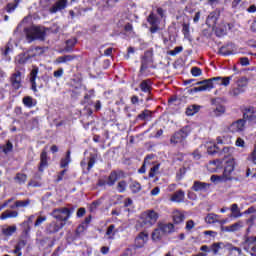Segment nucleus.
I'll return each instance as SVG.
<instances>
[{"label":"nucleus","mask_w":256,"mask_h":256,"mask_svg":"<svg viewBox=\"0 0 256 256\" xmlns=\"http://www.w3.org/2000/svg\"><path fill=\"white\" fill-rule=\"evenodd\" d=\"M126 187H127L126 181H120L116 186L117 192L124 193V191H126Z\"/></svg>","instance_id":"obj_49"},{"label":"nucleus","mask_w":256,"mask_h":256,"mask_svg":"<svg viewBox=\"0 0 256 256\" xmlns=\"http://www.w3.org/2000/svg\"><path fill=\"white\" fill-rule=\"evenodd\" d=\"M195 227V222L193 220H189L186 222V230L191 231Z\"/></svg>","instance_id":"obj_61"},{"label":"nucleus","mask_w":256,"mask_h":256,"mask_svg":"<svg viewBox=\"0 0 256 256\" xmlns=\"http://www.w3.org/2000/svg\"><path fill=\"white\" fill-rule=\"evenodd\" d=\"M239 63L241 64V66H249L250 65V60L248 57H241L239 58Z\"/></svg>","instance_id":"obj_57"},{"label":"nucleus","mask_w":256,"mask_h":256,"mask_svg":"<svg viewBox=\"0 0 256 256\" xmlns=\"http://www.w3.org/2000/svg\"><path fill=\"white\" fill-rule=\"evenodd\" d=\"M235 169V162L234 159H229L227 161V166H225V170L223 173V177L225 178V180H230L231 179V174Z\"/></svg>","instance_id":"obj_14"},{"label":"nucleus","mask_w":256,"mask_h":256,"mask_svg":"<svg viewBox=\"0 0 256 256\" xmlns=\"http://www.w3.org/2000/svg\"><path fill=\"white\" fill-rule=\"evenodd\" d=\"M15 182L18 183L19 185L25 184L26 180H27V175L25 174H21V173H17L16 177L14 178Z\"/></svg>","instance_id":"obj_42"},{"label":"nucleus","mask_w":256,"mask_h":256,"mask_svg":"<svg viewBox=\"0 0 256 256\" xmlns=\"http://www.w3.org/2000/svg\"><path fill=\"white\" fill-rule=\"evenodd\" d=\"M13 52V45L11 44V42H8L6 45H5V48L4 49H1V54L8 58V56L10 55V53Z\"/></svg>","instance_id":"obj_38"},{"label":"nucleus","mask_w":256,"mask_h":256,"mask_svg":"<svg viewBox=\"0 0 256 256\" xmlns=\"http://www.w3.org/2000/svg\"><path fill=\"white\" fill-rule=\"evenodd\" d=\"M76 58L75 55H63L55 59V64H67Z\"/></svg>","instance_id":"obj_24"},{"label":"nucleus","mask_w":256,"mask_h":256,"mask_svg":"<svg viewBox=\"0 0 256 256\" xmlns=\"http://www.w3.org/2000/svg\"><path fill=\"white\" fill-rule=\"evenodd\" d=\"M231 212H232V217H234V218L242 217V214H241V212H240V209H239L237 203L232 204V206H231Z\"/></svg>","instance_id":"obj_41"},{"label":"nucleus","mask_w":256,"mask_h":256,"mask_svg":"<svg viewBox=\"0 0 256 256\" xmlns=\"http://www.w3.org/2000/svg\"><path fill=\"white\" fill-rule=\"evenodd\" d=\"M244 238H245L244 244H247V245L256 244V236L249 237L248 235H246Z\"/></svg>","instance_id":"obj_50"},{"label":"nucleus","mask_w":256,"mask_h":256,"mask_svg":"<svg viewBox=\"0 0 256 256\" xmlns=\"http://www.w3.org/2000/svg\"><path fill=\"white\" fill-rule=\"evenodd\" d=\"M246 252L250 254V256H256V245L252 246L250 250L245 248Z\"/></svg>","instance_id":"obj_63"},{"label":"nucleus","mask_w":256,"mask_h":256,"mask_svg":"<svg viewBox=\"0 0 256 256\" xmlns=\"http://www.w3.org/2000/svg\"><path fill=\"white\" fill-rule=\"evenodd\" d=\"M24 31L26 33L28 43H32L34 40H45L46 32L42 27L32 26L30 28H26Z\"/></svg>","instance_id":"obj_4"},{"label":"nucleus","mask_w":256,"mask_h":256,"mask_svg":"<svg viewBox=\"0 0 256 256\" xmlns=\"http://www.w3.org/2000/svg\"><path fill=\"white\" fill-rule=\"evenodd\" d=\"M95 163V158L90 157L88 158V161L85 159L81 161V167L84 169L87 166V172H90V170L94 167Z\"/></svg>","instance_id":"obj_26"},{"label":"nucleus","mask_w":256,"mask_h":256,"mask_svg":"<svg viewBox=\"0 0 256 256\" xmlns=\"http://www.w3.org/2000/svg\"><path fill=\"white\" fill-rule=\"evenodd\" d=\"M159 214L153 209H148L140 215V226L144 228H150L159 220Z\"/></svg>","instance_id":"obj_2"},{"label":"nucleus","mask_w":256,"mask_h":256,"mask_svg":"<svg viewBox=\"0 0 256 256\" xmlns=\"http://www.w3.org/2000/svg\"><path fill=\"white\" fill-rule=\"evenodd\" d=\"M222 245H223L222 242H218V243H213L210 246V250L213 252V255H217L218 254L219 250L222 249Z\"/></svg>","instance_id":"obj_44"},{"label":"nucleus","mask_w":256,"mask_h":256,"mask_svg":"<svg viewBox=\"0 0 256 256\" xmlns=\"http://www.w3.org/2000/svg\"><path fill=\"white\" fill-rule=\"evenodd\" d=\"M256 221V214H252L249 219L246 220V224L249 226V228H252L255 225Z\"/></svg>","instance_id":"obj_55"},{"label":"nucleus","mask_w":256,"mask_h":256,"mask_svg":"<svg viewBox=\"0 0 256 256\" xmlns=\"http://www.w3.org/2000/svg\"><path fill=\"white\" fill-rule=\"evenodd\" d=\"M241 228H243V222L242 221H238V222L232 224L231 226H227L225 228V230L227 232H235V231L240 230Z\"/></svg>","instance_id":"obj_35"},{"label":"nucleus","mask_w":256,"mask_h":256,"mask_svg":"<svg viewBox=\"0 0 256 256\" xmlns=\"http://www.w3.org/2000/svg\"><path fill=\"white\" fill-rule=\"evenodd\" d=\"M16 231H17L16 226H10V227H7L6 229H3V234L6 236H12Z\"/></svg>","instance_id":"obj_47"},{"label":"nucleus","mask_w":256,"mask_h":256,"mask_svg":"<svg viewBox=\"0 0 256 256\" xmlns=\"http://www.w3.org/2000/svg\"><path fill=\"white\" fill-rule=\"evenodd\" d=\"M226 111L225 106L223 105H216L215 107L212 108V116L214 117H220L222 116Z\"/></svg>","instance_id":"obj_28"},{"label":"nucleus","mask_w":256,"mask_h":256,"mask_svg":"<svg viewBox=\"0 0 256 256\" xmlns=\"http://www.w3.org/2000/svg\"><path fill=\"white\" fill-rule=\"evenodd\" d=\"M249 160L256 165V141H255V145H254V150L253 152L250 154L249 156Z\"/></svg>","instance_id":"obj_56"},{"label":"nucleus","mask_w":256,"mask_h":256,"mask_svg":"<svg viewBox=\"0 0 256 256\" xmlns=\"http://www.w3.org/2000/svg\"><path fill=\"white\" fill-rule=\"evenodd\" d=\"M23 104L27 107V108H32L35 106V103L33 102V98L31 96H25L23 98Z\"/></svg>","instance_id":"obj_45"},{"label":"nucleus","mask_w":256,"mask_h":256,"mask_svg":"<svg viewBox=\"0 0 256 256\" xmlns=\"http://www.w3.org/2000/svg\"><path fill=\"white\" fill-rule=\"evenodd\" d=\"M182 32L184 33V36H187L189 34V32H190L189 24H186V23L183 24Z\"/></svg>","instance_id":"obj_62"},{"label":"nucleus","mask_w":256,"mask_h":256,"mask_svg":"<svg viewBox=\"0 0 256 256\" xmlns=\"http://www.w3.org/2000/svg\"><path fill=\"white\" fill-rule=\"evenodd\" d=\"M191 75L193 77H199L202 75V70L201 68H197V66H193V68H191Z\"/></svg>","instance_id":"obj_53"},{"label":"nucleus","mask_w":256,"mask_h":256,"mask_svg":"<svg viewBox=\"0 0 256 256\" xmlns=\"http://www.w3.org/2000/svg\"><path fill=\"white\" fill-rule=\"evenodd\" d=\"M219 216H217V214H207L206 218H205V222L208 224H214V223H218Z\"/></svg>","instance_id":"obj_40"},{"label":"nucleus","mask_w":256,"mask_h":256,"mask_svg":"<svg viewBox=\"0 0 256 256\" xmlns=\"http://www.w3.org/2000/svg\"><path fill=\"white\" fill-rule=\"evenodd\" d=\"M147 22L151 25V26H159L160 21L158 16H156V14H154L153 12H151L147 18Z\"/></svg>","instance_id":"obj_33"},{"label":"nucleus","mask_w":256,"mask_h":256,"mask_svg":"<svg viewBox=\"0 0 256 256\" xmlns=\"http://www.w3.org/2000/svg\"><path fill=\"white\" fill-rule=\"evenodd\" d=\"M181 52H183V47H182V46H177V47H175V49L170 50V51L168 52V54H169L170 56H173V57H174V56L180 54Z\"/></svg>","instance_id":"obj_54"},{"label":"nucleus","mask_w":256,"mask_h":256,"mask_svg":"<svg viewBox=\"0 0 256 256\" xmlns=\"http://www.w3.org/2000/svg\"><path fill=\"white\" fill-rule=\"evenodd\" d=\"M160 171V164H155V166H152V168L149 171V178H154L157 174H159Z\"/></svg>","instance_id":"obj_43"},{"label":"nucleus","mask_w":256,"mask_h":256,"mask_svg":"<svg viewBox=\"0 0 256 256\" xmlns=\"http://www.w3.org/2000/svg\"><path fill=\"white\" fill-rule=\"evenodd\" d=\"M158 225L160 226V229L164 235L174 232V225L172 223H158Z\"/></svg>","instance_id":"obj_27"},{"label":"nucleus","mask_w":256,"mask_h":256,"mask_svg":"<svg viewBox=\"0 0 256 256\" xmlns=\"http://www.w3.org/2000/svg\"><path fill=\"white\" fill-rule=\"evenodd\" d=\"M64 75V68H59L57 71L53 73L55 78H61Z\"/></svg>","instance_id":"obj_59"},{"label":"nucleus","mask_w":256,"mask_h":256,"mask_svg":"<svg viewBox=\"0 0 256 256\" xmlns=\"http://www.w3.org/2000/svg\"><path fill=\"white\" fill-rule=\"evenodd\" d=\"M31 204L30 199L25 200H16L13 205H10L9 208L11 210L27 208Z\"/></svg>","instance_id":"obj_20"},{"label":"nucleus","mask_w":256,"mask_h":256,"mask_svg":"<svg viewBox=\"0 0 256 256\" xmlns=\"http://www.w3.org/2000/svg\"><path fill=\"white\" fill-rule=\"evenodd\" d=\"M48 167V155L46 150H42V154H40V166L39 171L44 172V169Z\"/></svg>","instance_id":"obj_23"},{"label":"nucleus","mask_w":256,"mask_h":256,"mask_svg":"<svg viewBox=\"0 0 256 256\" xmlns=\"http://www.w3.org/2000/svg\"><path fill=\"white\" fill-rule=\"evenodd\" d=\"M69 5V0H57L50 8L49 13L50 14H56L58 12H61L65 9H67V6Z\"/></svg>","instance_id":"obj_7"},{"label":"nucleus","mask_w":256,"mask_h":256,"mask_svg":"<svg viewBox=\"0 0 256 256\" xmlns=\"http://www.w3.org/2000/svg\"><path fill=\"white\" fill-rule=\"evenodd\" d=\"M243 118L251 123H256V107H248L244 109Z\"/></svg>","instance_id":"obj_10"},{"label":"nucleus","mask_w":256,"mask_h":256,"mask_svg":"<svg viewBox=\"0 0 256 256\" xmlns=\"http://www.w3.org/2000/svg\"><path fill=\"white\" fill-rule=\"evenodd\" d=\"M118 178H119V176H118L117 172L114 171V172L110 173L108 180H107V185H109V186L115 185Z\"/></svg>","instance_id":"obj_39"},{"label":"nucleus","mask_w":256,"mask_h":256,"mask_svg":"<svg viewBox=\"0 0 256 256\" xmlns=\"http://www.w3.org/2000/svg\"><path fill=\"white\" fill-rule=\"evenodd\" d=\"M184 220H185V216L181 211L175 210L173 212V221L175 224H181L184 222Z\"/></svg>","instance_id":"obj_29"},{"label":"nucleus","mask_w":256,"mask_h":256,"mask_svg":"<svg viewBox=\"0 0 256 256\" xmlns=\"http://www.w3.org/2000/svg\"><path fill=\"white\" fill-rule=\"evenodd\" d=\"M185 174H186V169H185V168H181V169L179 170V173L177 174V178H178L179 180H181Z\"/></svg>","instance_id":"obj_64"},{"label":"nucleus","mask_w":256,"mask_h":256,"mask_svg":"<svg viewBox=\"0 0 256 256\" xmlns=\"http://www.w3.org/2000/svg\"><path fill=\"white\" fill-rule=\"evenodd\" d=\"M153 118V112L149 109H144L136 116V119L140 121H151Z\"/></svg>","instance_id":"obj_21"},{"label":"nucleus","mask_w":256,"mask_h":256,"mask_svg":"<svg viewBox=\"0 0 256 256\" xmlns=\"http://www.w3.org/2000/svg\"><path fill=\"white\" fill-rule=\"evenodd\" d=\"M221 148L218 145H213L211 147H208L207 152L209 155H214L219 152Z\"/></svg>","instance_id":"obj_52"},{"label":"nucleus","mask_w":256,"mask_h":256,"mask_svg":"<svg viewBox=\"0 0 256 256\" xmlns=\"http://www.w3.org/2000/svg\"><path fill=\"white\" fill-rule=\"evenodd\" d=\"M1 149L5 155H8L14 149L13 143L10 140H8L6 144L1 147Z\"/></svg>","instance_id":"obj_37"},{"label":"nucleus","mask_w":256,"mask_h":256,"mask_svg":"<svg viewBox=\"0 0 256 256\" xmlns=\"http://www.w3.org/2000/svg\"><path fill=\"white\" fill-rule=\"evenodd\" d=\"M27 52H28V55H29V57L32 61L34 58L43 55L44 54V49H43V47H33L32 46L27 50Z\"/></svg>","instance_id":"obj_19"},{"label":"nucleus","mask_w":256,"mask_h":256,"mask_svg":"<svg viewBox=\"0 0 256 256\" xmlns=\"http://www.w3.org/2000/svg\"><path fill=\"white\" fill-rule=\"evenodd\" d=\"M38 73H39V68L37 66H33V69L30 73V82L32 84V91L34 93H37V83H36V79H37V76H38Z\"/></svg>","instance_id":"obj_17"},{"label":"nucleus","mask_w":256,"mask_h":256,"mask_svg":"<svg viewBox=\"0 0 256 256\" xmlns=\"http://www.w3.org/2000/svg\"><path fill=\"white\" fill-rule=\"evenodd\" d=\"M246 128V121L244 118H240L237 121H234V123L231 124V126L229 127V130L232 133H240L243 132Z\"/></svg>","instance_id":"obj_9"},{"label":"nucleus","mask_w":256,"mask_h":256,"mask_svg":"<svg viewBox=\"0 0 256 256\" xmlns=\"http://www.w3.org/2000/svg\"><path fill=\"white\" fill-rule=\"evenodd\" d=\"M140 91L143 93H151L152 91V82L151 80H144L140 83Z\"/></svg>","instance_id":"obj_25"},{"label":"nucleus","mask_w":256,"mask_h":256,"mask_svg":"<svg viewBox=\"0 0 256 256\" xmlns=\"http://www.w3.org/2000/svg\"><path fill=\"white\" fill-rule=\"evenodd\" d=\"M184 200L185 192L183 190L176 191L170 198V201L175 203H184Z\"/></svg>","instance_id":"obj_22"},{"label":"nucleus","mask_w":256,"mask_h":256,"mask_svg":"<svg viewBox=\"0 0 256 256\" xmlns=\"http://www.w3.org/2000/svg\"><path fill=\"white\" fill-rule=\"evenodd\" d=\"M106 235L109 239H113V236H115V225H110L106 231Z\"/></svg>","instance_id":"obj_51"},{"label":"nucleus","mask_w":256,"mask_h":256,"mask_svg":"<svg viewBox=\"0 0 256 256\" xmlns=\"http://www.w3.org/2000/svg\"><path fill=\"white\" fill-rule=\"evenodd\" d=\"M130 188H131L132 193H139L141 191V189H142V186L138 182H133L130 185Z\"/></svg>","instance_id":"obj_48"},{"label":"nucleus","mask_w":256,"mask_h":256,"mask_svg":"<svg viewBox=\"0 0 256 256\" xmlns=\"http://www.w3.org/2000/svg\"><path fill=\"white\" fill-rule=\"evenodd\" d=\"M64 227H65V223H59V222L53 221L46 225L45 233L46 234H55V233H58Z\"/></svg>","instance_id":"obj_8"},{"label":"nucleus","mask_w":256,"mask_h":256,"mask_svg":"<svg viewBox=\"0 0 256 256\" xmlns=\"http://www.w3.org/2000/svg\"><path fill=\"white\" fill-rule=\"evenodd\" d=\"M165 235L163 230H161V226L158 224V227L152 233V240L153 241H160V239Z\"/></svg>","instance_id":"obj_30"},{"label":"nucleus","mask_w":256,"mask_h":256,"mask_svg":"<svg viewBox=\"0 0 256 256\" xmlns=\"http://www.w3.org/2000/svg\"><path fill=\"white\" fill-rule=\"evenodd\" d=\"M242 0H233L232 1V9L238 10L240 8Z\"/></svg>","instance_id":"obj_60"},{"label":"nucleus","mask_w":256,"mask_h":256,"mask_svg":"<svg viewBox=\"0 0 256 256\" xmlns=\"http://www.w3.org/2000/svg\"><path fill=\"white\" fill-rule=\"evenodd\" d=\"M189 133H190V127L186 126L181 130L175 132L174 135L171 137L170 142L173 145H177L179 143L184 147L186 144V138L188 137Z\"/></svg>","instance_id":"obj_6"},{"label":"nucleus","mask_w":256,"mask_h":256,"mask_svg":"<svg viewBox=\"0 0 256 256\" xmlns=\"http://www.w3.org/2000/svg\"><path fill=\"white\" fill-rule=\"evenodd\" d=\"M248 84L249 80L247 77H241L239 79H236V81H234V84H232L229 95L234 98L242 95V93H245V91L247 90Z\"/></svg>","instance_id":"obj_3"},{"label":"nucleus","mask_w":256,"mask_h":256,"mask_svg":"<svg viewBox=\"0 0 256 256\" xmlns=\"http://www.w3.org/2000/svg\"><path fill=\"white\" fill-rule=\"evenodd\" d=\"M19 3H21V0H14L12 3H8L6 5V12L7 13H13L19 7Z\"/></svg>","instance_id":"obj_34"},{"label":"nucleus","mask_w":256,"mask_h":256,"mask_svg":"<svg viewBox=\"0 0 256 256\" xmlns=\"http://www.w3.org/2000/svg\"><path fill=\"white\" fill-rule=\"evenodd\" d=\"M219 18V12L217 11H213L209 14V16L207 17L206 19V24L209 26V27H212V29H215L216 28V25H217V20Z\"/></svg>","instance_id":"obj_16"},{"label":"nucleus","mask_w":256,"mask_h":256,"mask_svg":"<svg viewBox=\"0 0 256 256\" xmlns=\"http://www.w3.org/2000/svg\"><path fill=\"white\" fill-rule=\"evenodd\" d=\"M10 81L14 89L18 90L19 88H21V72L19 70H16V72L12 74Z\"/></svg>","instance_id":"obj_13"},{"label":"nucleus","mask_w":256,"mask_h":256,"mask_svg":"<svg viewBox=\"0 0 256 256\" xmlns=\"http://www.w3.org/2000/svg\"><path fill=\"white\" fill-rule=\"evenodd\" d=\"M19 217V211L6 209L0 214V220H7Z\"/></svg>","instance_id":"obj_18"},{"label":"nucleus","mask_w":256,"mask_h":256,"mask_svg":"<svg viewBox=\"0 0 256 256\" xmlns=\"http://www.w3.org/2000/svg\"><path fill=\"white\" fill-rule=\"evenodd\" d=\"M233 79V76L230 77H214L212 79L204 80L201 82H197L198 87H194L191 89V93H198L200 91H211L214 88V83L218 85L228 86L230 81Z\"/></svg>","instance_id":"obj_1"},{"label":"nucleus","mask_w":256,"mask_h":256,"mask_svg":"<svg viewBox=\"0 0 256 256\" xmlns=\"http://www.w3.org/2000/svg\"><path fill=\"white\" fill-rule=\"evenodd\" d=\"M16 64L19 65H25L28 62H32L31 57L29 56L28 51H24L23 53H20L15 58Z\"/></svg>","instance_id":"obj_15"},{"label":"nucleus","mask_w":256,"mask_h":256,"mask_svg":"<svg viewBox=\"0 0 256 256\" xmlns=\"http://www.w3.org/2000/svg\"><path fill=\"white\" fill-rule=\"evenodd\" d=\"M71 162V151L68 150L66 152V156L61 159L60 161V167L61 168H67L69 166V163Z\"/></svg>","instance_id":"obj_31"},{"label":"nucleus","mask_w":256,"mask_h":256,"mask_svg":"<svg viewBox=\"0 0 256 256\" xmlns=\"http://www.w3.org/2000/svg\"><path fill=\"white\" fill-rule=\"evenodd\" d=\"M209 187H211V184H209V183L194 181L191 189H192V191H195L196 193H199V192L208 191Z\"/></svg>","instance_id":"obj_12"},{"label":"nucleus","mask_w":256,"mask_h":256,"mask_svg":"<svg viewBox=\"0 0 256 256\" xmlns=\"http://www.w3.org/2000/svg\"><path fill=\"white\" fill-rule=\"evenodd\" d=\"M45 221H47V217L46 216H39V218L37 219V221L35 223V227H39Z\"/></svg>","instance_id":"obj_58"},{"label":"nucleus","mask_w":256,"mask_h":256,"mask_svg":"<svg viewBox=\"0 0 256 256\" xmlns=\"http://www.w3.org/2000/svg\"><path fill=\"white\" fill-rule=\"evenodd\" d=\"M149 241V234L146 232H140L135 240L136 248H143Z\"/></svg>","instance_id":"obj_11"},{"label":"nucleus","mask_w":256,"mask_h":256,"mask_svg":"<svg viewBox=\"0 0 256 256\" xmlns=\"http://www.w3.org/2000/svg\"><path fill=\"white\" fill-rule=\"evenodd\" d=\"M200 111L199 105H189L188 108H186V115L187 116H193L196 113Z\"/></svg>","instance_id":"obj_36"},{"label":"nucleus","mask_w":256,"mask_h":256,"mask_svg":"<svg viewBox=\"0 0 256 256\" xmlns=\"http://www.w3.org/2000/svg\"><path fill=\"white\" fill-rule=\"evenodd\" d=\"M76 43H77V40L75 38L68 39L66 41V47L64 48V52H66V53L72 52Z\"/></svg>","instance_id":"obj_32"},{"label":"nucleus","mask_w":256,"mask_h":256,"mask_svg":"<svg viewBox=\"0 0 256 256\" xmlns=\"http://www.w3.org/2000/svg\"><path fill=\"white\" fill-rule=\"evenodd\" d=\"M55 220L58 221V223H65L67 224V221L69 220L71 216V211L68 207H60L55 208L52 210L50 214Z\"/></svg>","instance_id":"obj_5"},{"label":"nucleus","mask_w":256,"mask_h":256,"mask_svg":"<svg viewBox=\"0 0 256 256\" xmlns=\"http://www.w3.org/2000/svg\"><path fill=\"white\" fill-rule=\"evenodd\" d=\"M216 35L221 37L227 33V27L225 25H221L220 27H215Z\"/></svg>","instance_id":"obj_46"}]
</instances>
